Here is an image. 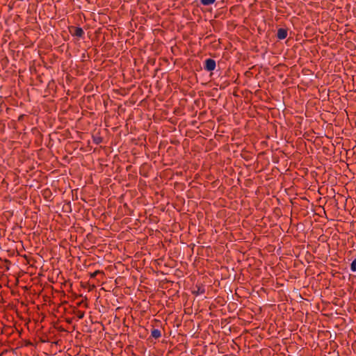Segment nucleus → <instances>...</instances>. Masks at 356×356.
<instances>
[{"label": "nucleus", "instance_id": "nucleus-1", "mask_svg": "<svg viewBox=\"0 0 356 356\" xmlns=\"http://www.w3.org/2000/svg\"><path fill=\"white\" fill-rule=\"evenodd\" d=\"M216 67V61L212 58H208L205 60L204 70L208 72H211L215 70Z\"/></svg>", "mask_w": 356, "mask_h": 356}, {"label": "nucleus", "instance_id": "nucleus-2", "mask_svg": "<svg viewBox=\"0 0 356 356\" xmlns=\"http://www.w3.org/2000/svg\"><path fill=\"white\" fill-rule=\"evenodd\" d=\"M70 33L74 35L79 38H82L84 35V31L82 28L81 27H76V26H72L70 29Z\"/></svg>", "mask_w": 356, "mask_h": 356}, {"label": "nucleus", "instance_id": "nucleus-3", "mask_svg": "<svg viewBox=\"0 0 356 356\" xmlns=\"http://www.w3.org/2000/svg\"><path fill=\"white\" fill-rule=\"evenodd\" d=\"M277 37L279 40H284L287 37V30L280 28L277 30Z\"/></svg>", "mask_w": 356, "mask_h": 356}, {"label": "nucleus", "instance_id": "nucleus-4", "mask_svg": "<svg viewBox=\"0 0 356 356\" xmlns=\"http://www.w3.org/2000/svg\"><path fill=\"white\" fill-rule=\"evenodd\" d=\"M151 336L154 338V339H159L161 337V332L158 329H153L152 331H151Z\"/></svg>", "mask_w": 356, "mask_h": 356}, {"label": "nucleus", "instance_id": "nucleus-5", "mask_svg": "<svg viewBox=\"0 0 356 356\" xmlns=\"http://www.w3.org/2000/svg\"><path fill=\"white\" fill-rule=\"evenodd\" d=\"M216 0H200V2L204 6H209L213 4Z\"/></svg>", "mask_w": 356, "mask_h": 356}, {"label": "nucleus", "instance_id": "nucleus-6", "mask_svg": "<svg viewBox=\"0 0 356 356\" xmlns=\"http://www.w3.org/2000/svg\"><path fill=\"white\" fill-rule=\"evenodd\" d=\"M350 270L352 272H356V258L352 261L350 264Z\"/></svg>", "mask_w": 356, "mask_h": 356}, {"label": "nucleus", "instance_id": "nucleus-7", "mask_svg": "<svg viewBox=\"0 0 356 356\" xmlns=\"http://www.w3.org/2000/svg\"><path fill=\"white\" fill-rule=\"evenodd\" d=\"M102 272L97 270H95V272L90 273V278H95L97 275H99V273H102Z\"/></svg>", "mask_w": 356, "mask_h": 356}, {"label": "nucleus", "instance_id": "nucleus-8", "mask_svg": "<svg viewBox=\"0 0 356 356\" xmlns=\"http://www.w3.org/2000/svg\"><path fill=\"white\" fill-rule=\"evenodd\" d=\"M102 138L100 137L94 138L93 141L95 144H99L102 143Z\"/></svg>", "mask_w": 356, "mask_h": 356}, {"label": "nucleus", "instance_id": "nucleus-9", "mask_svg": "<svg viewBox=\"0 0 356 356\" xmlns=\"http://www.w3.org/2000/svg\"><path fill=\"white\" fill-rule=\"evenodd\" d=\"M84 316V312H79V314H78V318L79 319H81L83 318Z\"/></svg>", "mask_w": 356, "mask_h": 356}]
</instances>
